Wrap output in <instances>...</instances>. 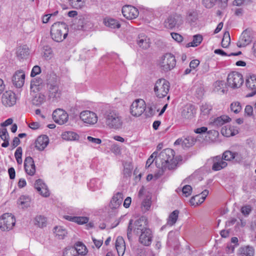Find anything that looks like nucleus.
Masks as SVG:
<instances>
[{"instance_id": "obj_1", "label": "nucleus", "mask_w": 256, "mask_h": 256, "mask_svg": "<svg viewBox=\"0 0 256 256\" xmlns=\"http://www.w3.org/2000/svg\"><path fill=\"white\" fill-rule=\"evenodd\" d=\"M102 114L105 124L108 128L114 130L122 128V117L115 108L107 106L102 110Z\"/></svg>"}, {"instance_id": "obj_2", "label": "nucleus", "mask_w": 256, "mask_h": 256, "mask_svg": "<svg viewBox=\"0 0 256 256\" xmlns=\"http://www.w3.org/2000/svg\"><path fill=\"white\" fill-rule=\"evenodd\" d=\"M68 32V26L65 22H58L52 26L50 36L55 42H62L66 38Z\"/></svg>"}, {"instance_id": "obj_3", "label": "nucleus", "mask_w": 256, "mask_h": 256, "mask_svg": "<svg viewBox=\"0 0 256 256\" xmlns=\"http://www.w3.org/2000/svg\"><path fill=\"white\" fill-rule=\"evenodd\" d=\"M174 156V152L172 149H165L156 158V163L157 164L160 161L161 162V168H168L170 170L172 168V164H173Z\"/></svg>"}, {"instance_id": "obj_4", "label": "nucleus", "mask_w": 256, "mask_h": 256, "mask_svg": "<svg viewBox=\"0 0 256 256\" xmlns=\"http://www.w3.org/2000/svg\"><path fill=\"white\" fill-rule=\"evenodd\" d=\"M133 220H130L128 223V226L127 229V237L130 241L132 240V232H136V234L142 232L144 229H148V228L145 227L144 224L146 221L144 218H142L134 222L133 225Z\"/></svg>"}, {"instance_id": "obj_5", "label": "nucleus", "mask_w": 256, "mask_h": 256, "mask_svg": "<svg viewBox=\"0 0 256 256\" xmlns=\"http://www.w3.org/2000/svg\"><path fill=\"white\" fill-rule=\"evenodd\" d=\"M170 83L164 78L157 80L154 86L156 96L158 98H163L166 96L170 90Z\"/></svg>"}, {"instance_id": "obj_6", "label": "nucleus", "mask_w": 256, "mask_h": 256, "mask_svg": "<svg viewBox=\"0 0 256 256\" xmlns=\"http://www.w3.org/2000/svg\"><path fill=\"white\" fill-rule=\"evenodd\" d=\"M14 216L10 213H5L0 216V230L2 231H9L15 225Z\"/></svg>"}, {"instance_id": "obj_7", "label": "nucleus", "mask_w": 256, "mask_h": 256, "mask_svg": "<svg viewBox=\"0 0 256 256\" xmlns=\"http://www.w3.org/2000/svg\"><path fill=\"white\" fill-rule=\"evenodd\" d=\"M176 64V60L174 56L170 53L164 55L160 60V66L162 70L164 72H168L173 69Z\"/></svg>"}, {"instance_id": "obj_8", "label": "nucleus", "mask_w": 256, "mask_h": 256, "mask_svg": "<svg viewBox=\"0 0 256 256\" xmlns=\"http://www.w3.org/2000/svg\"><path fill=\"white\" fill-rule=\"evenodd\" d=\"M48 96L50 99L54 100L59 98L61 94L59 89L58 82L55 78L49 80L48 82Z\"/></svg>"}, {"instance_id": "obj_9", "label": "nucleus", "mask_w": 256, "mask_h": 256, "mask_svg": "<svg viewBox=\"0 0 256 256\" xmlns=\"http://www.w3.org/2000/svg\"><path fill=\"white\" fill-rule=\"evenodd\" d=\"M227 82L228 86L232 88H240L244 82L242 76L238 72H233L228 74L227 78Z\"/></svg>"}, {"instance_id": "obj_10", "label": "nucleus", "mask_w": 256, "mask_h": 256, "mask_svg": "<svg viewBox=\"0 0 256 256\" xmlns=\"http://www.w3.org/2000/svg\"><path fill=\"white\" fill-rule=\"evenodd\" d=\"M183 23L182 16L174 14L169 16L164 20V26L169 29H172L175 27L178 28Z\"/></svg>"}, {"instance_id": "obj_11", "label": "nucleus", "mask_w": 256, "mask_h": 256, "mask_svg": "<svg viewBox=\"0 0 256 256\" xmlns=\"http://www.w3.org/2000/svg\"><path fill=\"white\" fill-rule=\"evenodd\" d=\"M70 215H66L64 216V219L72 222H74L78 224H87L89 221V218L87 216H77L80 214L79 210H72L68 212Z\"/></svg>"}, {"instance_id": "obj_12", "label": "nucleus", "mask_w": 256, "mask_h": 256, "mask_svg": "<svg viewBox=\"0 0 256 256\" xmlns=\"http://www.w3.org/2000/svg\"><path fill=\"white\" fill-rule=\"evenodd\" d=\"M146 109L144 101L142 99H138L134 102L130 106V112L134 116H139Z\"/></svg>"}, {"instance_id": "obj_13", "label": "nucleus", "mask_w": 256, "mask_h": 256, "mask_svg": "<svg viewBox=\"0 0 256 256\" xmlns=\"http://www.w3.org/2000/svg\"><path fill=\"white\" fill-rule=\"evenodd\" d=\"M16 94L12 90L6 91L2 95V102L6 107H11L16 104Z\"/></svg>"}, {"instance_id": "obj_14", "label": "nucleus", "mask_w": 256, "mask_h": 256, "mask_svg": "<svg viewBox=\"0 0 256 256\" xmlns=\"http://www.w3.org/2000/svg\"><path fill=\"white\" fill-rule=\"evenodd\" d=\"M80 119L84 123L94 124L98 122V116L94 112L90 110H84L80 113Z\"/></svg>"}, {"instance_id": "obj_15", "label": "nucleus", "mask_w": 256, "mask_h": 256, "mask_svg": "<svg viewBox=\"0 0 256 256\" xmlns=\"http://www.w3.org/2000/svg\"><path fill=\"white\" fill-rule=\"evenodd\" d=\"M52 118L56 123L59 124H63L68 122V116L66 111L58 108L54 111Z\"/></svg>"}, {"instance_id": "obj_16", "label": "nucleus", "mask_w": 256, "mask_h": 256, "mask_svg": "<svg viewBox=\"0 0 256 256\" xmlns=\"http://www.w3.org/2000/svg\"><path fill=\"white\" fill-rule=\"evenodd\" d=\"M140 234L139 242L144 246H150L153 238V234L151 230L149 228L144 229L142 232Z\"/></svg>"}, {"instance_id": "obj_17", "label": "nucleus", "mask_w": 256, "mask_h": 256, "mask_svg": "<svg viewBox=\"0 0 256 256\" xmlns=\"http://www.w3.org/2000/svg\"><path fill=\"white\" fill-rule=\"evenodd\" d=\"M246 85L248 90L251 92L248 94L246 97H251L256 94V75L252 74L247 76Z\"/></svg>"}, {"instance_id": "obj_18", "label": "nucleus", "mask_w": 256, "mask_h": 256, "mask_svg": "<svg viewBox=\"0 0 256 256\" xmlns=\"http://www.w3.org/2000/svg\"><path fill=\"white\" fill-rule=\"evenodd\" d=\"M252 38L250 30H246L240 36L236 45L238 48L245 47L252 42Z\"/></svg>"}, {"instance_id": "obj_19", "label": "nucleus", "mask_w": 256, "mask_h": 256, "mask_svg": "<svg viewBox=\"0 0 256 256\" xmlns=\"http://www.w3.org/2000/svg\"><path fill=\"white\" fill-rule=\"evenodd\" d=\"M122 11L124 16L129 20L136 18L139 14L138 10L130 5L124 6Z\"/></svg>"}, {"instance_id": "obj_20", "label": "nucleus", "mask_w": 256, "mask_h": 256, "mask_svg": "<svg viewBox=\"0 0 256 256\" xmlns=\"http://www.w3.org/2000/svg\"><path fill=\"white\" fill-rule=\"evenodd\" d=\"M230 120V118L227 116H222L216 118H210L209 125L212 128H218L225 123L228 122Z\"/></svg>"}, {"instance_id": "obj_21", "label": "nucleus", "mask_w": 256, "mask_h": 256, "mask_svg": "<svg viewBox=\"0 0 256 256\" xmlns=\"http://www.w3.org/2000/svg\"><path fill=\"white\" fill-rule=\"evenodd\" d=\"M25 80V74L22 70H17L12 77L13 84L17 88L22 87Z\"/></svg>"}, {"instance_id": "obj_22", "label": "nucleus", "mask_w": 256, "mask_h": 256, "mask_svg": "<svg viewBox=\"0 0 256 256\" xmlns=\"http://www.w3.org/2000/svg\"><path fill=\"white\" fill-rule=\"evenodd\" d=\"M208 194V190H204L200 194H196L191 198L190 203L191 206H196L202 204Z\"/></svg>"}, {"instance_id": "obj_23", "label": "nucleus", "mask_w": 256, "mask_h": 256, "mask_svg": "<svg viewBox=\"0 0 256 256\" xmlns=\"http://www.w3.org/2000/svg\"><path fill=\"white\" fill-rule=\"evenodd\" d=\"M24 168L26 172L30 176H34L36 173V166L33 158L27 156L24 160Z\"/></svg>"}, {"instance_id": "obj_24", "label": "nucleus", "mask_w": 256, "mask_h": 256, "mask_svg": "<svg viewBox=\"0 0 256 256\" xmlns=\"http://www.w3.org/2000/svg\"><path fill=\"white\" fill-rule=\"evenodd\" d=\"M34 188L42 196L44 197L49 196L50 192L48 187L42 180L38 179L36 180Z\"/></svg>"}, {"instance_id": "obj_25", "label": "nucleus", "mask_w": 256, "mask_h": 256, "mask_svg": "<svg viewBox=\"0 0 256 256\" xmlns=\"http://www.w3.org/2000/svg\"><path fill=\"white\" fill-rule=\"evenodd\" d=\"M49 139L47 136L43 135L38 136L35 142V146L39 150H43L48 146Z\"/></svg>"}, {"instance_id": "obj_26", "label": "nucleus", "mask_w": 256, "mask_h": 256, "mask_svg": "<svg viewBox=\"0 0 256 256\" xmlns=\"http://www.w3.org/2000/svg\"><path fill=\"white\" fill-rule=\"evenodd\" d=\"M227 165V162L222 160L221 156H218L214 158L212 170L214 171H218L226 168Z\"/></svg>"}, {"instance_id": "obj_27", "label": "nucleus", "mask_w": 256, "mask_h": 256, "mask_svg": "<svg viewBox=\"0 0 256 256\" xmlns=\"http://www.w3.org/2000/svg\"><path fill=\"white\" fill-rule=\"evenodd\" d=\"M136 42L138 46L143 49H147L150 46V39L144 34H140L137 38Z\"/></svg>"}, {"instance_id": "obj_28", "label": "nucleus", "mask_w": 256, "mask_h": 256, "mask_svg": "<svg viewBox=\"0 0 256 256\" xmlns=\"http://www.w3.org/2000/svg\"><path fill=\"white\" fill-rule=\"evenodd\" d=\"M123 200V194L122 192H116L110 201V207L112 209H116L118 208L122 204Z\"/></svg>"}, {"instance_id": "obj_29", "label": "nucleus", "mask_w": 256, "mask_h": 256, "mask_svg": "<svg viewBox=\"0 0 256 256\" xmlns=\"http://www.w3.org/2000/svg\"><path fill=\"white\" fill-rule=\"evenodd\" d=\"M196 114V110L192 104L185 106L182 112V116L185 119H192Z\"/></svg>"}, {"instance_id": "obj_30", "label": "nucleus", "mask_w": 256, "mask_h": 256, "mask_svg": "<svg viewBox=\"0 0 256 256\" xmlns=\"http://www.w3.org/2000/svg\"><path fill=\"white\" fill-rule=\"evenodd\" d=\"M221 134L224 136L230 137L238 134V130L234 126L226 125L222 128Z\"/></svg>"}, {"instance_id": "obj_31", "label": "nucleus", "mask_w": 256, "mask_h": 256, "mask_svg": "<svg viewBox=\"0 0 256 256\" xmlns=\"http://www.w3.org/2000/svg\"><path fill=\"white\" fill-rule=\"evenodd\" d=\"M116 248L119 256H122L124 253L126 246L124 238L118 236L116 242Z\"/></svg>"}, {"instance_id": "obj_32", "label": "nucleus", "mask_w": 256, "mask_h": 256, "mask_svg": "<svg viewBox=\"0 0 256 256\" xmlns=\"http://www.w3.org/2000/svg\"><path fill=\"white\" fill-rule=\"evenodd\" d=\"M44 86L43 80L40 78H34L32 79L30 82V88L32 90L40 91Z\"/></svg>"}, {"instance_id": "obj_33", "label": "nucleus", "mask_w": 256, "mask_h": 256, "mask_svg": "<svg viewBox=\"0 0 256 256\" xmlns=\"http://www.w3.org/2000/svg\"><path fill=\"white\" fill-rule=\"evenodd\" d=\"M186 19V22L190 24L196 22L198 19V13L197 11L194 10H188Z\"/></svg>"}, {"instance_id": "obj_34", "label": "nucleus", "mask_w": 256, "mask_h": 256, "mask_svg": "<svg viewBox=\"0 0 256 256\" xmlns=\"http://www.w3.org/2000/svg\"><path fill=\"white\" fill-rule=\"evenodd\" d=\"M104 22L106 26L112 29L119 28L120 27L119 22L117 20L112 18H105Z\"/></svg>"}, {"instance_id": "obj_35", "label": "nucleus", "mask_w": 256, "mask_h": 256, "mask_svg": "<svg viewBox=\"0 0 256 256\" xmlns=\"http://www.w3.org/2000/svg\"><path fill=\"white\" fill-rule=\"evenodd\" d=\"M17 56L21 58H26L30 54V50L26 46H20L17 51Z\"/></svg>"}, {"instance_id": "obj_36", "label": "nucleus", "mask_w": 256, "mask_h": 256, "mask_svg": "<svg viewBox=\"0 0 256 256\" xmlns=\"http://www.w3.org/2000/svg\"><path fill=\"white\" fill-rule=\"evenodd\" d=\"M62 138L64 140H76L79 139V136L76 132L68 131L64 132L62 134Z\"/></svg>"}, {"instance_id": "obj_37", "label": "nucleus", "mask_w": 256, "mask_h": 256, "mask_svg": "<svg viewBox=\"0 0 256 256\" xmlns=\"http://www.w3.org/2000/svg\"><path fill=\"white\" fill-rule=\"evenodd\" d=\"M46 100L45 96L41 93L36 94L32 99V103L34 105L40 106Z\"/></svg>"}, {"instance_id": "obj_38", "label": "nucleus", "mask_w": 256, "mask_h": 256, "mask_svg": "<svg viewBox=\"0 0 256 256\" xmlns=\"http://www.w3.org/2000/svg\"><path fill=\"white\" fill-rule=\"evenodd\" d=\"M179 214V211L178 210H175L171 212L168 219H167V224L170 226H172L178 220Z\"/></svg>"}, {"instance_id": "obj_39", "label": "nucleus", "mask_w": 256, "mask_h": 256, "mask_svg": "<svg viewBox=\"0 0 256 256\" xmlns=\"http://www.w3.org/2000/svg\"><path fill=\"white\" fill-rule=\"evenodd\" d=\"M54 233L58 239H64L67 234L66 230L61 226H56Z\"/></svg>"}, {"instance_id": "obj_40", "label": "nucleus", "mask_w": 256, "mask_h": 256, "mask_svg": "<svg viewBox=\"0 0 256 256\" xmlns=\"http://www.w3.org/2000/svg\"><path fill=\"white\" fill-rule=\"evenodd\" d=\"M88 186L91 190L95 191L101 188V182L98 179L93 178L90 180Z\"/></svg>"}, {"instance_id": "obj_41", "label": "nucleus", "mask_w": 256, "mask_h": 256, "mask_svg": "<svg viewBox=\"0 0 256 256\" xmlns=\"http://www.w3.org/2000/svg\"><path fill=\"white\" fill-rule=\"evenodd\" d=\"M72 248L75 249L78 256L79 254L85 255L87 252L86 246L82 242H78L76 243Z\"/></svg>"}, {"instance_id": "obj_42", "label": "nucleus", "mask_w": 256, "mask_h": 256, "mask_svg": "<svg viewBox=\"0 0 256 256\" xmlns=\"http://www.w3.org/2000/svg\"><path fill=\"white\" fill-rule=\"evenodd\" d=\"M240 252L242 256H253L254 248L248 246H245L240 248Z\"/></svg>"}, {"instance_id": "obj_43", "label": "nucleus", "mask_w": 256, "mask_h": 256, "mask_svg": "<svg viewBox=\"0 0 256 256\" xmlns=\"http://www.w3.org/2000/svg\"><path fill=\"white\" fill-rule=\"evenodd\" d=\"M192 188L190 185H186L182 188H178L176 191L177 192H182V195L188 197L190 196L192 192Z\"/></svg>"}, {"instance_id": "obj_44", "label": "nucleus", "mask_w": 256, "mask_h": 256, "mask_svg": "<svg viewBox=\"0 0 256 256\" xmlns=\"http://www.w3.org/2000/svg\"><path fill=\"white\" fill-rule=\"evenodd\" d=\"M96 48H94L92 49L84 48L82 50V55L86 58H90L94 57L96 54Z\"/></svg>"}, {"instance_id": "obj_45", "label": "nucleus", "mask_w": 256, "mask_h": 256, "mask_svg": "<svg viewBox=\"0 0 256 256\" xmlns=\"http://www.w3.org/2000/svg\"><path fill=\"white\" fill-rule=\"evenodd\" d=\"M202 40V37L200 34H196L193 36V40L187 44V47L196 46L199 45Z\"/></svg>"}, {"instance_id": "obj_46", "label": "nucleus", "mask_w": 256, "mask_h": 256, "mask_svg": "<svg viewBox=\"0 0 256 256\" xmlns=\"http://www.w3.org/2000/svg\"><path fill=\"white\" fill-rule=\"evenodd\" d=\"M46 218L42 216H38L35 218L34 224L40 228L44 227L46 226Z\"/></svg>"}, {"instance_id": "obj_47", "label": "nucleus", "mask_w": 256, "mask_h": 256, "mask_svg": "<svg viewBox=\"0 0 256 256\" xmlns=\"http://www.w3.org/2000/svg\"><path fill=\"white\" fill-rule=\"evenodd\" d=\"M196 140L194 137L189 136L183 140V147L184 148H190L194 144Z\"/></svg>"}, {"instance_id": "obj_48", "label": "nucleus", "mask_w": 256, "mask_h": 256, "mask_svg": "<svg viewBox=\"0 0 256 256\" xmlns=\"http://www.w3.org/2000/svg\"><path fill=\"white\" fill-rule=\"evenodd\" d=\"M69 2L73 8H80L84 6L86 0H69Z\"/></svg>"}, {"instance_id": "obj_49", "label": "nucleus", "mask_w": 256, "mask_h": 256, "mask_svg": "<svg viewBox=\"0 0 256 256\" xmlns=\"http://www.w3.org/2000/svg\"><path fill=\"white\" fill-rule=\"evenodd\" d=\"M212 108V106L210 104L206 103L202 104L200 106L201 114L204 116H207L210 114Z\"/></svg>"}, {"instance_id": "obj_50", "label": "nucleus", "mask_w": 256, "mask_h": 256, "mask_svg": "<svg viewBox=\"0 0 256 256\" xmlns=\"http://www.w3.org/2000/svg\"><path fill=\"white\" fill-rule=\"evenodd\" d=\"M132 167L130 163L126 162L124 164L123 174L125 177H130L132 174Z\"/></svg>"}, {"instance_id": "obj_51", "label": "nucleus", "mask_w": 256, "mask_h": 256, "mask_svg": "<svg viewBox=\"0 0 256 256\" xmlns=\"http://www.w3.org/2000/svg\"><path fill=\"white\" fill-rule=\"evenodd\" d=\"M234 152H232L230 150H226L225 151L221 158L223 160L226 161H231L234 158Z\"/></svg>"}, {"instance_id": "obj_52", "label": "nucleus", "mask_w": 256, "mask_h": 256, "mask_svg": "<svg viewBox=\"0 0 256 256\" xmlns=\"http://www.w3.org/2000/svg\"><path fill=\"white\" fill-rule=\"evenodd\" d=\"M242 106L240 102H233L230 104L231 110L236 114H238L242 110Z\"/></svg>"}, {"instance_id": "obj_53", "label": "nucleus", "mask_w": 256, "mask_h": 256, "mask_svg": "<svg viewBox=\"0 0 256 256\" xmlns=\"http://www.w3.org/2000/svg\"><path fill=\"white\" fill-rule=\"evenodd\" d=\"M63 256H78L76 250L72 247L66 248L63 252Z\"/></svg>"}, {"instance_id": "obj_54", "label": "nucleus", "mask_w": 256, "mask_h": 256, "mask_svg": "<svg viewBox=\"0 0 256 256\" xmlns=\"http://www.w3.org/2000/svg\"><path fill=\"white\" fill-rule=\"evenodd\" d=\"M214 52L215 54H220V55H222V56H238V55H240V54H242L241 52H236V53L232 52V53H230L229 54H226V52H225L223 50H222L221 49L215 50Z\"/></svg>"}, {"instance_id": "obj_55", "label": "nucleus", "mask_w": 256, "mask_h": 256, "mask_svg": "<svg viewBox=\"0 0 256 256\" xmlns=\"http://www.w3.org/2000/svg\"><path fill=\"white\" fill-rule=\"evenodd\" d=\"M30 199L28 196H22L18 200L19 204L24 205V206H29Z\"/></svg>"}, {"instance_id": "obj_56", "label": "nucleus", "mask_w": 256, "mask_h": 256, "mask_svg": "<svg viewBox=\"0 0 256 256\" xmlns=\"http://www.w3.org/2000/svg\"><path fill=\"white\" fill-rule=\"evenodd\" d=\"M230 40L229 34L228 33L227 34H225L222 40V46L224 48H227L230 43Z\"/></svg>"}, {"instance_id": "obj_57", "label": "nucleus", "mask_w": 256, "mask_h": 256, "mask_svg": "<svg viewBox=\"0 0 256 256\" xmlns=\"http://www.w3.org/2000/svg\"><path fill=\"white\" fill-rule=\"evenodd\" d=\"M217 0H202V4L208 8H212L216 4Z\"/></svg>"}, {"instance_id": "obj_58", "label": "nucleus", "mask_w": 256, "mask_h": 256, "mask_svg": "<svg viewBox=\"0 0 256 256\" xmlns=\"http://www.w3.org/2000/svg\"><path fill=\"white\" fill-rule=\"evenodd\" d=\"M252 2V0H234L233 2V4L236 6H240L242 4H248Z\"/></svg>"}, {"instance_id": "obj_59", "label": "nucleus", "mask_w": 256, "mask_h": 256, "mask_svg": "<svg viewBox=\"0 0 256 256\" xmlns=\"http://www.w3.org/2000/svg\"><path fill=\"white\" fill-rule=\"evenodd\" d=\"M252 207L250 205L243 206L241 208L242 213L245 216H248L252 212Z\"/></svg>"}, {"instance_id": "obj_60", "label": "nucleus", "mask_w": 256, "mask_h": 256, "mask_svg": "<svg viewBox=\"0 0 256 256\" xmlns=\"http://www.w3.org/2000/svg\"><path fill=\"white\" fill-rule=\"evenodd\" d=\"M41 72V68L38 66H35L32 68L30 72V76L32 77H34L36 75L40 74Z\"/></svg>"}, {"instance_id": "obj_61", "label": "nucleus", "mask_w": 256, "mask_h": 256, "mask_svg": "<svg viewBox=\"0 0 256 256\" xmlns=\"http://www.w3.org/2000/svg\"><path fill=\"white\" fill-rule=\"evenodd\" d=\"M171 36L172 38L178 42H182L183 40V37L178 33L172 32Z\"/></svg>"}, {"instance_id": "obj_62", "label": "nucleus", "mask_w": 256, "mask_h": 256, "mask_svg": "<svg viewBox=\"0 0 256 256\" xmlns=\"http://www.w3.org/2000/svg\"><path fill=\"white\" fill-rule=\"evenodd\" d=\"M245 114L248 116H251L253 114V108L251 106L247 105L246 106L244 109Z\"/></svg>"}, {"instance_id": "obj_63", "label": "nucleus", "mask_w": 256, "mask_h": 256, "mask_svg": "<svg viewBox=\"0 0 256 256\" xmlns=\"http://www.w3.org/2000/svg\"><path fill=\"white\" fill-rule=\"evenodd\" d=\"M87 139L90 142H91L95 144H100L102 142L100 139L98 138H94L90 136H88Z\"/></svg>"}, {"instance_id": "obj_64", "label": "nucleus", "mask_w": 256, "mask_h": 256, "mask_svg": "<svg viewBox=\"0 0 256 256\" xmlns=\"http://www.w3.org/2000/svg\"><path fill=\"white\" fill-rule=\"evenodd\" d=\"M200 64V61L198 60H194L190 63V68H196Z\"/></svg>"}]
</instances>
